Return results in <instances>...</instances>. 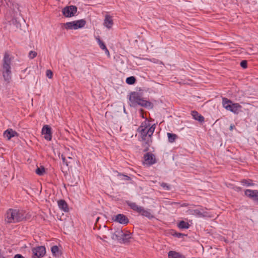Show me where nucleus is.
<instances>
[{"mask_svg":"<svg viewBox=\"0 0 258 258\" xmlns=\"http://www.w3.org/2000/svg\"><path fill=\"white\" fill-rule=\"evenodd\" d=\"M155 129V124L151 125L149 121L147 120L143 122L138 129L141 141H144L146 144L149 145L151 142V137Z\"/></svg>","mask_w":258,"mask_h":258,"instance_id":"nucleus-1","label":"nucleus"},{"mask_svg":"<svg viewBox=\"0 0 258 258\" xmlns=\"http://www.w3.org/2000/svg\"><path fill=\"white\" fill-rule=\"evenodd\" d=\"M27 218V214L24 210L10 209L6 214L5 221L8 223H17Z\"/></svg>","mask_w":258,"mask_h":258,"instance_id":"nucleus-2","label":"nucleus"},{"mask_svg":"<svg viewBox=\"0 0 258 258\" xmlns=\"http://www.w3.org/2000/svg\"><path fill=\"white\" fill-rule=\"evenodd\" d=\"M12 57L8 52L5 53L3 59V77L5 81L9 82L11 79V64Z\"/></svg>","mask_w":258,"mask_h":258,"instance_id":"nucleus-3","label":"nucleus"},{"mask_svg":"<svg viewBox=\"0 0 258 258\" xmlns=\"http://www.w3.org/2000/svg\"><path fill=\"white\" fill-rule=\"evenodd\" d=\"M112 239L117 240L120 243H126L131 238V233L127 231L117 229L112 233Z\"/></svg>","mask_w":258,"mask_h":258,"instance_id":"nucleus-4","label":"nucleus"},{"mask_svg":"<svg viewBox=\"0 0 258 258\" xmlns=\"http://www.w3.org/2000/svg\"><path fill=\"white\" fill-rule=\"evenodd\" d=\"M222 106L227 110L237 114L241 111L242 106L238 103H233L226 98H222Z\"/></svg>","mask_w":258,"mask_h":258,"instance_id":"nucleus-5","label":"nucleus"},{"mask_svg":"<svg viewBox=\"0 0 258 258\" xmlns=\"http://www.w3.org/2000/svg\"><path fill=\"white\" fill-rule=\"evenodd\" d=\"M86 21L83 19H81L77 21L67 22L63 24V25L67 29L76 30L84 27L86 25Z\"/></svg>","mask_w":258,"mask_h":258,"instance_id":"nucleus-6","label":"nucleus"},{"mask_svg":"<svg viewBox=\"0 0 258 258\" xmlns=\"http://www.w3.org/2000/svg\"><path fill=\"white\" fill-rule=\"evenodd\" d=\"M187 213L189 215H195L199 217H209V215L207 212L202 208L196 209H189L187 211Z\"/></svg>","mask_w":258,"mask_h":258,"instance_id":"nucleus-7","label":"nucleus"},{"mask_svg":"<svg viewBox=\"0 0 258 258\" xmlns=\"http://www.w3.org/2000/svg\"><path fill=\"white\" fill-rule=\"evenodd\" d=\"M77 12V8L75 6L66 7L62 9V12L66 17H72Z\"/></svg>","mask_w":258,"mask_h":258,"instance_id":"nucleus-8","label":"nucleus"},{"mask_svg":"<svg viewBox=\"0 0 258 258\" xmlns=\"http://www.w3.org/2000/svg\"><path fill=\"white\" fill-rule=\"evenodd\" d=\"M142 96L140 93L137 92H133L131 93L130 96V101L131 103V105L136 106L138 105Z\"/></svg>","mask_w":258,"mask_h":258,"instance_id":"nucleus-9","label":"nucleus"},{"mask_svg":"<svg viewBox=\"0 0 258 258\" xmlns=\"http://www.w3.org/2000/svg\"><path fill=\"white\" fill-rule=\"evenodd\" d=\"M112 220L116 222H118L121 224L126 225L129 222L127 217L122 214H119L112 217Z\"/></svg>","mask_w":258,"mask_h":258,"instance_id":"nucleus-10","label":"nucleus"},{"mask_svg":"<svg viewBox=\"0 0 258 258\" xmlns=\"http://www.w3.org/2000/svg\"><path fill=\"white\" fill-rule=\"evenodd\" d=\"M33 258H39L42 257L45 253V248L44 246H40L32 249Z\"/></svg>","mask_w":258,"mask_h":258,"instance_id":"nucleus-11","label":"nucleus"},{"mask_svg":"<svg viewBox=\"0 0 258 258\" xmlns=\"http://www.w3.org/2000/svg\"><path fill=\"white\" fill-rule=\"evenodd\" d=\"M144 164L147 165H152L156 162L155 156L150 153H147L145 154Z\"/></svg>","mask_w":258,"mask_h":258,"instance_id":"nucleus-12","label":"nucleus"},{"mask_svg":"<svg viewBox=\"0 0 258 258\" xmlns=\"http://www.w3.org/2000/svg\"><path fill=\"white\" fill-rule=\"evenodd\" d=\"M42 134L44 138L47 141H50L52 139L51 128L48 125H45L42 129Z\"/></svg>","mask_w":258,"mask_h":258,"instance_id":"nucleus-13","label":"nucleus"},{"mask_svg":"<svg viewBox=\"0 0 258 258\" xmlns=\"http://www.w3.org/2000/svg\"><path fill=\"white\" fill-rule=\"evenodd\" d=\"M245 195L255 201H258V191L256 190L246 189L245 190Z\"/></svg>","mask_w":258,"mask_h":258,"instance_id":"nucleus-14","label":"nucleus"},{"mask_svg":"<svg viewBox=\"0 0 258 258\" xmlns=\"http://www.w3.org/2000/svg\"><path fill=\"white\" fill-rule=\"evenodd\" d=\"M17 136V133L11 128L8 129L7 130L5 131L4 133V138L8 140H10L12 138Z\"/></svg>","mask_w":258,"mask_h":258,"instance_id":"nucleus-15","label":"nucleus"},{"mask_svg":"<svg viewBox=\"0 0 258 258\" xmlns=\"http://www.w3.org/2000/svg\"><path fill=\"white\" fill-rule=\"evenodd\" d=\"M113 24V20L111 16L106 15L105 16V19L103 25L108 29H110Z\"/></svg>","mask_w":258,"mask_h":258,"instance_id":"nucleus-16","label":"nucleus"},{"mask_svg":"<svg viewBox=\"0 0 258 258\" xmlns=\"http://www.w3.org/2000/svg\"><path fill=\"white\" fill-rule=\"evenodd\" d=\"M138 105L147 108H153V104L151 102L144 99L142 97Z\"/></svg>","mask_w":258,"mask_h":258,"instance_id":"nucleus-17","label":"nucleus"},{"mask_svg":"<svg viewBox=\"0 0 258 258\" xmlns=\"http://www.w3.org/2000/svg\"><path fill=\"white\" fill-rule=\"evenodd\" d=\"M168 258H185V257L181 253L175 251H170L168 253Z\"/></svg>","mask_w":258,"mask_h":258,"instance_id":"nucleus-18","label":"nucleus"},{"mask_svg":"<svg viewBox=\"0 0 258 258\" xmlns=\"http://www.w3.org/2000/svg\"><path fill=\"white\" fill-rule=\"evenodd\" d=\"M127 204L134 211L139 213L140 211L142 210V207L138 206L136 204V203L132 202H127Z\"/></svg>","mask_w":258,"mask_h":258,"instance_id":"nucleus-19","label":"nucleus"},{"mask_svg":"<svg viewBox=\"0 0 258 258\" xmlns=\"http://www.w3.org/2000/svg\"><path fill=\"white\" fill-rule=\"evenodd\" d=\"M191 114L195 120H198L201 122H202L204 121V117L200 114L197 111H192Z\"/></svg>","mask_w":258,"mask_h":258,"instance_id":"nucleus-20","label":"nucleus"},{"mask_svg":"<svg viewBox=\"0 0 258 258\" xmlns=\"http://www.w3.org/2000/svg\"><path fill=\"white\" fill-rule=\"evenodd\" d=\"M58 206L59 208L64 212H68L69 208L67 203L64 200H59L58 201Z\"/></svg>","mask_w":258,"mask_h":258,"instance_id":"nucleus-21","label":"nucleus"},{"mask_svg":"<svg viewBox=\"0 0 258 258\" xmlns=\"http://www.w3.org/2000/svg\"><path fill=\"white\" fill-rule=\"evenodd\" d=\"M96 40L97 41V42L100 47L101 49L102 50H105V52L106 54L108 55L109 54V52L108 50L107 49V47H106L105 44L99 38H97Z\"/></svg>","mask_w":258,"mask_h":258,"instance_id":"nucleus-22","label":"nucleus"},{"mask_svg":"<svg viewBox=\"0 0 258 258\" xmlns=\"http://www.w3.org/2000/svg\"><path fill=\"white\" fill-rule=\"evenodd\" d=\"M167 135L168 141L171 143H174L178 138V136L176 134L172 133H168Z\"/></svg>","mask_w":258,"mask_h":258,"instance_id":"nucleus-23","label":"nucleus"},{"mask_svg":"<svg viewBox=\"0 0 258 258\" xmlns=\"http://www.w3.org/2000/svg\"><path fill=\"white\" fill-rule=\"evenodd\" d=\"M142 215L147 217L149 218L152 217V215L149 211L145 210L143 207L142 208V210L139 212Z\"/></svg>","mask_w":258,"mask_h":258,"instance_id":"nucleus-24","label":"nucleus"},{"mask_svg":"<svg viewBox=\"0 0 258 258\" xmlns=\"http://www.w3.org/2000/svg\"><path fill=\"white\" fill-rule=\"evenodd\" d=\"M178 227L180 229H188L189 227V224L184 221H181L178 224Z\"/></svg>","mask_w":258,"mask_h":258,"instance_id":"nucleus-25","label":"nucleus"},{"mask_svg":"<svg viewBox=\"0 0 258 258\" xmlns=\"http://www.w3.org/2000/svg\"><path fill=\"white\" fill-rule=\"evenodd\" d=\"M241 183L243 186H252L254 185L252 183V181L250 179H243L241 180Z\"/></svg>","mask_w":258,"mask_h":258,"instance_id":"nucleus-26","label":"nucleus"},{"mask_svg":"<svg viewBox=\"0 0 258 258\" xmlns=\"http://www.w3.org/2000/svg\"><path fill=\"white\" fill-rule=\"evenodd\" d=\"M136 82V79L134 77L132 76L126 78V83L129 85L134 84Z\"/></svg>","mask_w":258,"mask_h":258,"instance_id":"nucleus-27","label":"nucleus"},{"mask_svg":"<svg viewBox=\"0 0 258 258\" xmlns=\"http://www.w3.org/2000/svg\"><path fill=\"white\" fill-rule=\"evenodd\" d=\"M45 172V169L43 167L41 168H37L36 170V173L39 175H42Z\"/></svg>","mask_w":258,"mask_h":258,"instance_id":"nucleus-28","label":"nucleus"},{"mask_svg":"<svg viewBox=\"0 0 258 258\" xmlns=\"http://www.w3.org/2000/svg\"><path fill=\"white\" fill-rule=\"evenodd\" d=\"M37 52L34 51H30L29 53V57L30 59H33L37 56Z\"/></svg>","mask_w":258,"mask_h":258,"instance_id":"nucleus-29","label":"nucleus"},{"mask_svg":"<svg viewBox=\"0 0 258 258\" xmlns=\"http://www.w3.org/2000/svg\"><path fill=\"white\" fill-rule=\"evenodd\" d=\"M51 252L53 254H56L58 251V247L56 246H53L51 248Z\"/></svg>","mask_w":258,"mask_h":258,"instance_id":"nucleus-30","label":"nucleus"},{"mask_svg":"<svg viewBox=\"0 0 258 258\" xmlns=\"http://www.w3.org/2000/svg\"><path fill=\"white\" fill-rule=\"evenodd\" d=\"M160 185L166 190H170V188L169 185H168L166 183L162 182L161 183Z\"/></svg>","mask_w":258,"mask_h":258,"instance_id":"nucleus-31","label":"nucleus"},{"mask_svg":"<svg viewBox=\"0 0 258 258\" xmlns=\"http://www.w3.org/2000/svg\"><path fill=\"white\" fill-rule=\"evenodd\" d=\"M240 66L243 68H247V61L245 60H243L241 61L240 62Z\"/></svg>","mask_w":258,"mask_h":258,"instance_id":"nucleus-32","label":"nucleus"},{"mask_svg":"<svg viewBox=\"0 0 258 258\" xmlns=\"http://www.w3.org/2000/svg\"><path fill=\"white\" fill-rule=\"evenodd\" d=\"M46 76L48 78L51 79L53 76L52 72L50 70H47Z\"/></svg>","mask_w":258,"mask_h":258,"instance_id":"nucleus-33","label":"nucleus"},{"mask_svg":"<svg viewBox=\"0 0 258 258\" xmlns=\"http://www.w3.org/2000/svg\"><path fill=\"white\" fill-rule=\"evenodd\" d=\"M61 159L62 160L63 163L64 164H65L67 166H68V164L67 162L66 161L65 157L63 155H61Z\"/></svg>","mask_w":258,"mask_h":258,"instance_id":"nucleus-34","label":"nucleus"},{"mask_svg":"<svg viewBox=\"0 0 258 258\" xmlns=\"http://www.w3.org/2000/svg\"><path fill=\"white\" fill-rule=\"evenodd\" d=\"M14 258H24L22 255L17 254L15 255Z\"/></svg>","mask_w":258,"mask_h":258,"instance_id":"nucleus-35","label":"nucleus"},{"mask_svg":"<svg viewBox=\"0 0 258 258\" xmlns=\"http://www.w3.org/2000/svg\"><path fill=\"white\" fill-rule=\"evenodd\" d=\"M99 238H100L101 239H102V240H104L105 239H106L107 238V237L106 236V235H102V237H101L100 236H98Z\"/></svg>","mask_w":258,"mask_h":258,"instance_id":"nucleus-36","label":"nucleus"},{"mask_svg":"<svg viewBox=\"0 0 258 258\" xmlns=\"http://www.w3.org/2000/svg\"><path fill=\"white\" fill-rule=\"evenodd\" d=\"M234 127V125H231L230 126V131H232V130L233 129V127Z\"/></svg>","mask_w":258,"mask_h":258,"instance_id":"nucleus-37","label":"nucleus"},{"mask_svg":"<svg viewBox=\"0 0 258 258\" xmlns=\"http://www.w3.org/2000/svg\"><path fill=\"white\" fill-rule=\"evenodd\" d=\"M182 207H185V206H187V204H185V203H184L182 205H181Z\"/></svg>","mask_w":258,"mask_h":258,"instance_id":"nucleus-38","label":"nucleus"},{"mask_svg":"<svg viewBox=\"0 0 258 258\" xmlns=\"http://www.w3.org/2000/svg\"><path fill=\"white\" fill-rule=\"evenodd\" d=\"M107 233H108V234H109V233H110V232L109 231V230H107Z\"/></svg>","mask_w":258,"mask_h":258,"instance_id":"nucleus-39","label":"nucleus"},{"mask_svg":"<svg viewBox=\"0 0 258 258\" xmlns=\"http://www.w3.org/2000/svg\"><path fill=\"white\" fill-rule=\"evenodd\" d=\"M173 204H177L178 203H176V202H174V203H173Z\"/></svg>","mask_w":258,"mask_h":258,"instance_id":"nucleus-40","label":"nucleus"},{"mask_svg":"<svg viewBox=\"0 0 258 258\" xmlns=\"http://www.w3.org/2000/svg\"><path fill=\"white\" fill-rule=\"evenodd\" d=\"M180 235H181V234L179 233V234H178V236H180Z\"/></svg>","mask_w":258,"mask_h":258,"instance_id":"nucleus-41","label":"nucleus"}]
</instances>
